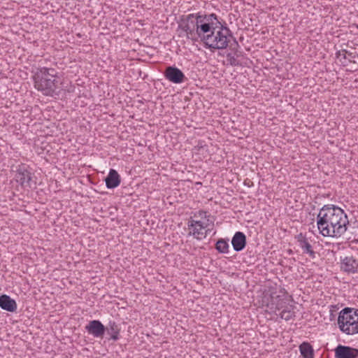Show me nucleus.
<instances>
[{"label":"nucleus","instance_id":"obj_24","mask_svg":"<svg viewBox=\"0 0 358 358\" xmlns=\"http://www.w3.org/2000/svg\"><path fill=\"white\" fill-rule=\"evenodd\" d=\"M234 55H235L236 58L237 59L238 57L243 55V52L241 51L240 50H236L235 51V52L234 53Z\"/></svg>","mask_w":358,"mask_h":358},{"label":"nucleus","instance_id":"obj_4","mask_svg":"<svg viewBox=\"0 0 358 358\" xmlns=\"http://www.w3.org/2000/svg\"><path fill=\"white\" fill-rule=\"evenodd\" d=\"M34 87L49 96L57 95L59 83V73L55 68L40 67L33 71Z\"/></svg>","mask_w":358,"mask_h":358},{"label":"nucleus","instance_id":"obj_1","mask_svg":"<svg viewBox=\"0 0 358 358\" xmlns=\"http://www.w3.org/2000/svg\"><path fill=\"white\" fill-rule=\"evenodd\" d=\"M349 224L347 214L333 204L324 205L317 216V228L323 236L341 237Z\"/></svg>","mask_w":358,"mask_h":358},{"label":"nucleus","instance_id":"obj_13","mask_svg":"<svg viewBox=\"0 0 358 358\" xmlns=\"http://www.w3.org/2000/svg\"><path fill=\"white\" fill-rule=\"evenodd\" d=\"M247 240L245 234L242 231H237L231 239L233 249L236 252L242 251L246 246Z\"/></svg>","mask_w":358,"mask_h":358},{"label":"nucleus","instance_id":"obj_15","mask_svg":"<svg viewBox=\"0 0 358 358\" xmlns=\"http://www.w3.org/2000/svg\"><path fill=\"white\" fill-rule=\"evenodd\" d=\"M105 329L109 336L108 340L116 341L120 339V327L115 321L110 320Z\"/></svg>","mask_w":358,"mask_h":358},{"label":"nucleus","instance_id":"obj_17","mask_svg":"<svg viewBox=\"0 0 358 358\" xmlns=\"http://www.w3.org/2000/svg\"><path fill=\"white\" fill-rule=\"evenodd\" d=\"M286 304V301L278 295L275 297H272L271 303L267 306L272 312L275 313L276 310L286 308L287 307Z\"/></svg>","mask_w":358,"mask_h":358},{"label":"nucleus","instance_id":"obj_3","mask_svg":"<svg viewBox=\"0 0 358 358\" xmlns=\"http://www.w3.org/2000/svg\"><path fill=\"white\" fill-rule=\"evenodd\" d=\"M213 17L211 20L214 24L209 32L203 34L200 41L203 43L206 48L210 50H223L229 46V38H232L233 36L225 22L220 20L215 13Z\"/></svg>","mask_w":358,"mask_h":358},{"label":"nucleus","instance_id":"obj_10","mask_svg":"<svg viewBox=\"0 0 358 358\" xmlns=\"http://www.w3.org/2000/svg\"><path fill=\"white\" fill-rule=\"evenodd\" d=\"M85 330L89 334L92 335L94 338H103L106 333L105 326L101 322V321L97 320L90 321L85 326Z\"/></svg>","mask_w":358,"mask_h":358},{"label":"nucleus","instance_id":"obj_22","mask_svg":"<svg viewBox=\"0 0 358 358\" xmlns=\"http://www.w3.org/2000/svg\"><path fill=\"white\" fill-rule=\"evenodd\" d=\"M229 48L232 53H234L236 50L240 49V45L235 38H234V42L230 44Z\"/></svg>","mask_w":358,"mask_h":358},{"label":"nucleus","instance_id":"obj_23","mask_svg":"<svg viewBox=\"0 0 358 358\" xmlns=\"http://www.w3.org/2000/svg\"><path fill=\"white\" fill-rule=\"evenodd\" d=\"M346 53H348L347 50H343L342 51H338L336 52V57H339L340 56H343L344 59H346Z\"/></svg>","mask_w":358,"mask_h":358},{"label":"nucleus","instance_id":"obj_2","mask_svg":"<svg viewBox=\"0 0 358 358\" xmlns=\"http://www.w3.org/2000/svg\"><path fill=\"white\" fill-rule=\"evenodd\" d=\"M213 13L206 14L199 12L182 15L179 28L185 33L184 36L192 42L201 41L203 34L209 32L212 28Z\"/></svg>","mask_w":358,"mask_h":358},{"label":"nucleus","instance_id":"obj_6","mask_svg":"<svg viewBox=\"0 0 358 358\" xmlns=\"http://www.w3.org/2000/svg\"><path fill=\"white\" fill-rule=\"evenodd\" d=\"M32 175L27 165L20 164L16 170L15 180L24 188H35L36 182L32 180Z\"/></svg>","mask_w":358,"mask_h":358},{"label":"nucleus","instance_id":"obj_18","mask_svg":"<svg viewBox=\"0 0 358 358\" xmlns=\"http://www.w3.org/2000/svg\"><path fill=\"white\" fill-rule=\"evenodd\" d=\"M299 350L303 358H313L314 350L313 346L308 342H303L299 345Z\"/></svg>","mask_w":358,"mask_h":358},{"label":"nucleus","instance_id":"obj_9","mask_svg":"<svg viewBox=\"0 0 358 358\" xmlns=\"http://www.w3.org/2000/svg\"><path fill=\"white\" fill-rule=\"evenodd\" d=\"M164 75L166 80L175 84L182 83L186 79L183 72L174 66H167Z\"/></svg>","mask_w":358,"mask_h":358},{"label":"nucleus","instance_id":"obj_25","mask_svg":"<svg viewBox=\"0 0 358 358\" xmlns=\"http://www.w3.org/2000/svg\"><path fill=\"white\" fill-rule=\"evenodd\" d=\"M201 213H204V214H206V212H203V211H200V215H201Z\"/></svg>","mask_w":358,"mask_h":358},{"label":"nucleus","instance_id":"obj_20","mask_svg":"<svg viewBox=\"0 0 358 358\" xmlns=\"http://www.w3.org/2000/svg\"><path fill=\"white\" fill-rule=\"evenodd\" d=\"M294 307L293 306H290L289 307H286V308H284L280 313V317L286 321H288L294 317L295 313L294 311Z\"/></svg>","mask_w":358,"mask_h":358},{"label":"nucleus","instance_id":"obj_21","mask_svg":"<svg viewBox=\"0 0 358 358\" xmlns=\"http://www.w3.org/2000/svg\"><path fill=\"white\" fill-rule=\"evenodd\" d=\"M227 61L229 64L232 66H241V64L239 61L236 58L235 55L232 52H228L226 55Z\"/></svg>","mask_w":358,"mask_h":358},{"label":"nucleus","instance_id":"obj_8","mask_svg":"<svg viewBox=\"0 0 358 358\" xmlns=\"http://www.w3.org/2000/svg\"><path fill=\"white\" fill-rule=\"evenodd\" d=\"M296 238L303 254L308 255L313 259H316L317 252L313 249V241L310 238H308L302 233L296 235Z\"/></svg>","mask_w":358,"mask_h":358},{"label":"nucleus","instance_id":"obj_11","mask_svg":"<svg viewBox=\"0 0 358 358\" xmlns=\"http://www.w3.org/2000/svg\"><path fill=\"white\" fill-rule=\"evenodd\" d=\"M335 358H357L358 349L339 344L334 350Z\"/></svg>","mask_w":358,"mask_h":358},{"label":"nucleus","instance_id":"obj_7","mask_svg":"<svg viewBox=\"0 0 358 358\" xmlns=\"http://www.w3.org/2000/svg\"><path fill=\"white\" fill-rule=\"evenodd\" d=\"M188 229L189 232L188 236H192L197 240H201L207 236L210 230L206 229L208 224L200 220H194L191 219L188 222Z\"/></svg>","mask_w":358,"mask_h":358},{"label":"nucleus","instance_id":"obj_16","mask_svg":"<svg viewBox=\"0 0 358 358\" xmlns=\"http://www.w3.org/2000/svg\"><path fill=\"white\" fill-rule=\"evenodd\" d=\"M0 307L8 312H15L17 309L15 301L6 294L0 296Z\"/></svg>","mask_w":358,"mask_h":358},{"label":"nucleus","instance_id":"obj_12","mask_svg":"<svg viewBox=\"0 0 358 358\" xmlns=\"http://www.w3.org/2000/svg\"><path fill=\"white\" fill-rule=\"evenodd\" d=\"M340 268L347 273H355L358 269V260L352 256L341 258Z\"/></svg>","mask_w":358,"mask_h":358},{"label":"nucleus","instance_id":"obj_19","mask_svg":"<svg viewBox=\"0 0 358 358\" xmlns=\"http://www.w3.org/2000/svg\"><path fill=\"white\" fill-rule=\"evenodd\" d=\"M229 243L228 240L224 238H220L215 243V249L220 252L222 254H226L229 252Z\"/></svg>","mask_w":358,"mask_h":358},{"label":"nucleus","instance_id":"obj_26","mask_svg":"<svg viewBox=\"0 0 358 358\" xmlns=\"http://www.w3.org/2000/svg\"><path fill=\"white\" fill-rule=\"evenodd\" d=\"M357 358H358V357H357Z\"/></svg>","mask_w":358,"mask_h":358},{"label":"nucleus","instance_id":"obj_5","mask_svg":"<svg viewBox=\"0 0 358 358\" xmlns=\"http://www.w3.org/2000/svg\"><path fill=\"white\" fill-rule=\"evenodd\" d=\"M338 327L347 335L358 334V309L345 308L338 315Z\"/></svg>","mask_w":358,"mask_h":358},{"label":"nucleus","instance_id":"obj_14","mask_svg":"<svg viewBox=\"0 0 358 358\" xmlns=\"http://www.w3.org/2000/svg\"><path fill=\"white\" fill-rule=\"evenodd\" d=\"M106 185L108 189H114L121 182L120 176L115 169H110L107 177L105 178Z\"/></svg>","mask_w":358,"mask_h":358}]
</instances>
